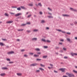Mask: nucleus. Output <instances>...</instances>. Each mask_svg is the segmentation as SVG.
Listing matches in <instances>:
<instances>
[{"label": "nucleus", "instance_id": "24", "mask_svg": "<svg viewBox=\"0 0 77 77\" xmlns=\"http://www.w3.org/2000/svg\"><path fill=\"white\" fill-rule=\"evenodd\" d=\"M34 32H38V29H34L33 30Z\"/></svg>", "mask_w": 77, "mask_h": 77}, {"label": "nucleus", "instance_id": "15", "mask_svg": "<svg viewBox=\"0 0 77 77\" xmlns=\"http://www.w3.org/2000/svg\"><path fill=\"white\" fill-rule=\"evenodd\" d=\"M48 17L49 18H53V17L51 16H48Z\"/></svg>", "mask_w": 77, "mask_h": 77}, {"label": "nucleus", "instance_id": "48", "mask_svg": "<svg viewBox=\"0 0 77 77\" xmlns=\"http://www.w3.org/2000/svg\"><path fill=\"white\" fill-rule=\"evenodd\" d=\"M7 60L8 61H10V60L9 59H7Z\"/></svg>", "mask_w": 77, "mask_h": 77}, {"label": "nucleus", "instance_id": "39", "mask_svg": "<svg viewBox=\"0 0 77 77\" xmlns=\"http://www.w3.org/2000/svg\"><path fill=\"white\" fill-rule=\"evenodd\" d=\"M63 50H66V48H63Z\"/></svg>", "mask_w": 77, "mask_h": 77}, {"label": "nucleus", "instance_id": "33", "mask_svg": "<svg viewBox=\"0 0 77 77\" xmlns=\"http://www.w3.org/2000/svg\"><path fill=\"white\" fill-rule=\"evenodd\" d=\"M44 48H48V46H44Z\"/></svg>", "mask_w": 77, "mask_h": 77}, {"label": "nucleus", "instance_id": "7", "mask_svg": "<svg viewBox=\"0 0 77 77\" xmlns=\"http://www.w3.org/2000/svg\"><path fill=\"white\" fill-rule=\"evenodd\" d=\"M15 16L16 17H18L20 16V13H18L15 15Z\"/></svg>", "mask_w": 77, "mask_h": 77}, {"label": "nucleus", "instance_id": "50", "mask_svg": "<svg viewBox=\"0 0 77 77\" xmlns=\"http://www.w3.org/2000/svg\"><path fill=\"white\" fill-rule=\"evenodd\" d=\"M24 29H20V31H23V30Z\"/></svg>", "mask_w": 77, "mask_h": 77}, {"label": "nucleus", "instance_id": "17", "mask_svg": "<svg viewBox=\"0 0 77 77\" xmlns=\"http://www.w3.org/2000/svg\"><path fill=\"white\" fill-rule=\"evenodd\" d=\"M5 16H6L7 17H9V14L7 13H5Z\"/></svg>", "mask_w": 77, "mask_h": 77}, {"label": "nucleus", "instance_id": "27", "mask_svg": "<svg viewBox=\"0 0 77 77\" xmlns=\"http://www.w3.org/2000/svg\"><path fill=\"white\" fill-rule=\"evenodd\" d=\"M10 14H11L12 15H14V14H15V13H12V12H10Z\"/></svg>", "mask_w": 77, "mask_h": 77}, {"label": "nucleus", "instance_id": "51", "mask_svg": "<svg viewBox=\"0 0 77 77\" xmlns=\"http://www.w3.org/2000/svg\"><path fill=\"white\" fill-rule=\"evenodd\" d=\"M27 32H28V33H29V32H30V30H27Z\"/></svg>", "mask_w": 77, "mask_h": 77}, {"label": "nucleus", "instance_id": "54", "mask_svg": "<svg viewBox=\"0 0 77 77\" xmlns=\"http://www.w3.org/2000/svg\"><path fill=\"white\" fill-rule=\"evenodd\" d=\"M29 54H31L32 55L33 54V53H29Z\"/></svg>", "mask_w": 77, "mask_h": 77}, {"label": "nucleus", "instance_id": "3", "mask_svg": "<svg viewBox=\"0 0 77 77\" xmlns=\"http://www.w3.org/2000/svg\"><path fill=\"white\" fill-rule=\"evenodd\" d=\"M13 53H14V52L13 51H11L10 52H9L7 53V54H13Z\"/></svg>", "mask_w": 77, "mask_h": 77}, {"label": "nucleus", "instance_id": "58", "mask_svg": "<svg viewBox=\"0 0 77 77\" xmlns=\"http://www.w3.org/2000/svg\"><path fill=\"white\" fill-rule=\"evenodd\" d=\"M77 24V22H75V24Z\"/></svg>", "mask_w": 77, "mask_h": 77}, {"label": "nucleus", "instance_id": "9", "mask_svg": "<svg viewBox=\"0 0 77 77\" xmlns=\"http://www.w3.org/2000/svg\"><path fill=\"white\" fill-rule=\"evenodd\" d=\"M0 45L1 46H3V45H5V44L3 43L0 42Z\"/></svg>", "mask_w": 77, "mask_h": 77}, {"label": "nucleus", "instance_id": "53", "mask_svg": "<svg viewBox=\"0 0 77 77\" xmlns=\"http://www.w3.org/2000/svg\"><path fill=\"white\" fill-rule=\"evenodd\" d=\"M13 63V62H9V63Z\"/></svg>", "mask_w": 77, "mask_h": 77}, {"label": "nucleus", "instance_id": "11", "mask_svg": "<svg viewBox=\"0 0 77 77\" xmlns=\"http://www.w3.org/2000/svg\"><path fill=\"white\" fill-rule=\"evenodd\" d=\"M32 41H36L37 38H33L32 39Z\"/></svg>", "mask_w": 77, "mask_h": 77}, {"label": "nucleus", "instance_id": "40", "mask_svg": "<svg viewBox=\"0 0 77 77\" xmlns=\"http://www.w3.org/2000/svg\"><path fill=\"white\" fill-rule=\"evenodd\" d=\"M26 24H30V22H27L26 23Z\"/></svg>", "mask_w": 77, "mask_h": 77}, {"label": "nucleus", "instance_id": "31", "mask_svg": "<svg viewBox=\"0 0 77 77\" xmlns=\"http://www.w3.org/2000/svg\"><path fill=\"white\" fill-rule=\"evenodd\" d=\"M48 9H49V10H50V11H52V10L51 9V8H48Z\"/></svg>", "mask_w": 77, "mask_h": 77}, {"label": "nucleus", "instance_id": "60", "mask_svg": "<svg viewBox=\"0 0 77 77\" xmlns=\"http://www.w3.org/2000/svg\"><path fill=\"white\" fill-rule=\"evenodd\" d=\"M48 68H49V69H51V68H52L50 67H48Z\"/></svg>", "mask_w": 77, "mask_h": 77}, {"label": "nucleus", "instance_id": "36", "mask_svg": "<svg viewBox=\"0 0 77 77\" xmlns=\"http://www.w3.org/2000/svg\"><path fill=\"white\" fill-rule=\"evenodd\" d=\"M61 32H62V33H66V32L64 31H62Z\"/></svg>", "mask_w": 77, "mask_h": 77}, {"label": "nucleus", "instance_id": "26", "mask_svg": "<svg viewBox=\"0 0 77 77\" xmlns=\"http://www.w3.org/2000/svg\"><path fill=\"white\" fill-rule=\"evenodd\" d=\"M41 23H45V21L42 20V21Z\"/></svg>", "mask_w": 77, "mask_h": 77}, {"label": "nucleus", "instance_id": "21", "mask_svg": "<svg viewBox=\"0 0 77 77\" xmlns=\"http://www.w3.org/2000/svg\"><path fill=\"white\" fill-rule=\"evenodd\" d=\"M26 25V24H22L21 25L22 26H25Z\"/></svg>", "mask_w": 77, "mask_h": 77}, {"label": "nucleus", "instance_id": "41", "mask_svg": "<svg viewBox=\"0 0 77 77\" xmlns=\"http://www.w3.org/2000/svg\"><path fill=\"white\" fill-rule=\"evenodd\" d=\"M37 54H41V52H38L37 53Z\"/></svg>", "mask_w": 77, "mask_h": 77}, {"label": "nucleus", "instance_id": "6", "mask_svg": "<svg viewBox=\"0 0 77 77\" xmlns=\"http://www.w3.org/2000/svg\"><path fill=\"white\" fill-rule=\"evenodd\" d=\"M37 64L34 63V64H32L30 65V66H36V65H37Z\"/></svg>", "mask_w": 77, "mask_h": 77}, {"label": "nucleus", "instance_id": "44", "mask_svg": "<svg viewBox=\"0 0 77 77\" xmlns=\"http://www.w3.org/2000/svg\"><path fill=\"white\" fill-rule=\"evenodd\" d=\"M40 71H39V70H37L36 71V72H40Z\"/></svg>", "mask_w": 77, "mask_h": 77}, {"label": "nucleus", "instance_id": "32", "mask_svg": "<svg viewBox=\"0 0 77 77\" xmlns=\"http://www.w3.org/2000/svg\"><path fill=\"white\" fill-rule=\"evenodd\" d=\"M29 6H33V4H29Z\"/></svg>", "mask_w": 77, "mask_h": 77}, {"label": "nucleus", "instance_id": "45", "mask_svg": "<svg viewBox=\"0 0 77 77\" xmlns=\"http://www.w3.org/2000/svg\"><path fill=\"white\" fill-rule=\"evenodd\" d=\"M40 65H41V66H43V67L45 66L43 65L42 64H41Z\"/></svg>", "mask_w": 77, "mask_h": 77}, {"label": "nucleus", "instance_id": "64", "mask_svg": "<svg viewBox=\"0 0 77 77\" xmlns=\"http://www.w3.org/2000/svg\"><path fill=\"white\" fill-rule=\"evenodd\" d=\"M46 29H49V27H47L46 28Z\"/></svg>", "mask_w": 77, "mask_h": 77}, {"label": "nucleus", "instance_id": "30", "mask_svg": "<svg viewBox=\"0 0 77 77\" xmlns=\"http://www.w3.org/2000/svg\"><path fill=\"white\" fill-rule=\"evenodd\" d=\"M12 8H17V6H13L12 7Z\"/></svg>", "mask_w": 77, "mask_h": 77}, {"label": "nucleus", "instance_id": "2", "mask_svg": "<svg viewBox=\"0 0 77 77\" xmlns=\"http://www.w3.org/2000/svg\"><path fill=\"white\" fill-rule=\"evenodd\" d=\"M59 70H61L62 72H65V69L64 68H61Z\"/></svg>", "mask_w": 77, "mask_h": 77}, {"label": "nucleus", "instance_id": "13", "mask_svg": "<svg viewBox=\"0 0 77 77\" xmlns=\"http://www.w3.org/2000/svg\"><path fill=\"white\" fill-rule=\"evenodd\" d=\"M35 50L36 51H40V49H39V48H36L35 49Z\"/></svg>", "mask_w": 77, "mask_h": 77}, {"label": "nucleus", "instance_id": "25", "mask_svg": "<svg viewBox=\"0 0 77 77\" xmlns=\"http://www.w3.org/2000/svg\"><path fill=\"white\" fill-rule=\"evenodd\" d=\"M39 69H40V70H41V71H44V69L42 68H39Z\"/></svg>", "mask_w": 77, "mask_h": 77}, {"label": "nucleus", "instance_id": "49", "mask_svg": "<svg viewBox=\"0 0 77 77\" xmlns=\"http://www.w3.org/2000/svg\"><path fill=\"white\" fill-rule=\"evenodd\" d=\"M64 41V40L63 39L60 40V41H62V42H63Z\"/></svg>", "mask_w": 77, "mask_h": 77}, {"label": "nucleus", "instance_id": "23", "mask_svg": "<svg viewBox=\"0 0 77 77\" xmlns=\"http://www.w3.org/2000/svg\"><path fill=\"white\" fill-rule=\"evenodd\" d=\"M38 5L40 6V7H41V6H42V4H41V3H38Z\"/></svg>", "mask_w": 77, "mask_h": 77}, {"label": "nucleus", "instance_id": "52", "mask_svg": "<svg viewBox=\"0 0 77 77\" xmlns=\"http://www.w3.org/2000/svg\"><path fill=\"white\" fill-rule=\"evenodd\" d=\"M17 10H18V11H20V8H17Z\"/></svg>", "mask_w": 77, "mask_h": 77}, {"label": "nucleus", "instance_id": "20", "mask_svg": "<svg viewBox=\"0 0 77 77\" xmlns=\"http://www.w3.org/2000/svg\"><path fill=\"white\" fill-rule=\"evenodd\" d=\"M39 57V55H37L36 54H35L34 55V57Z\"/></svg>", "mask_w": 77, "mask_h": 77}, {"label": "nucleus", "instance_id": "35", "mask_svg": "<svg viewBox=\"0 0 77 77\" xmlns=\"http://www.w3.org/2000/svg\"><path fill=\"white\" fill-rule=\"evenodd\" d=\"M47 42H51V41L49 40H47Z\"/></svg>", "mask_w": 77, "mask_h": 77}, {"label": "nucleus", "instance_id": "46", "mask_svg": "<svg viewBox=\"0 0 77 77\" xmlns=\"http://www.w3.org/2000/svg\"><path fill=\"white\" fill-rule=\"evenodd\" d=\"M31 15H29L28 16V18H29V17H31Z\"/></svg>", "mask_w": 77, "mask_h": 77}, {"label": "nucleus", "instance_id": "10", "mask_svg": "<svg viewBox=\"0 0 77 77\" xmlns=\"http://www.w3.org/2000/svg\"><path fill=\"white\" fill-rule=\"evenodd\" d=\"M0 75L1 76H5V73H1L0 74Z\"/></svg>", "mask_w": 77, "mask_h": 77}, {"label": "nucleus", "instance_id": "38", "mask_svg": "<svg viewBox=\"0 0 77 77\" xmlns=\"http://www.w3.org/2000/svg\"><path fill=\"white\" fill-rule=\"evenodd\" d=\"M64 59H68V57H64Z\"/></svg>", "mask_w": 77, "mask_h": 77}, {"label": "nucleus", "instance_id": "62", "mask_svg": "<svg viewBox=\"0 0 77 77\" xmlns=\"http://www.w3.org/2000/svg\"><path fill=\"white\" fill-rule=\"evenodd\" d=\"M75 56H77V53H75Z\"/></svg>", "mask_w": 77, "mask_h": 77}, {"label": "nucleus", "instance_id": "34", "mask_svg": "<svg viewBox=\"0 0 77 77\" xmlns=\"http://www.w3.org/2000/svg\"><path fill=\"white\" fill-rule=\"evenodd\" d=\"M28 56L27 55H26V54H25L24 55V57H27Z\"/></svg>", "mask_w": 77, "mask_h": 77}, {"label": "nucleus", "instance_id": "56", "mask_svg": "<svg viewBox=\"0 0 77 77\" xmlns=\"http://www.w3.org/2000/svg\"><path fill=\"white\" fill-rule=\"evenodd\" d=\"M54 72H56V73H57V71H56L55 70H54Z\"/></svg>", "mask_w": 77, "mask_h": 77}, {"label": "nucleus", "instance_id": "14", "mask_svg": "<svg viewBox=\"0 0 77 77\" xmlns=\"http://www.w3.org/2000/svg\"><path fill=\"white\" fill-rule=\"evenodd\" d=\"M56 30H57V31H58V32H62V30L61 29H56Z\"/></svg>", "mask_w": 77, "mask_h": 77}, {"label": "nucleus", "instance_id": "63", "mask_svg": "<svg viewBox=\"0 0 77 77\" xmlns=\"http://www.w3.org/2000/svg\"><path fill=\"white\" fill-rule=\"evenodd\" d=\"M59 44H60L61 45H62V43H59Z\"/></svg>", "mask_w": 77, "mask_h": 77}, {"label": "nucleus", "instance_id": "61", "mask_svg": "<svg viewBox=\"0 0 77 77\" xmlns=\"http://www.w3.org/2000/svg\"><path fill=\"white\" fill-rule=\"evenodd\" d=\"M63 77H68L67 76H63Z\"/></svg>", "mask_w": 77, "mask_h": 77}, {"label": "nucleus", "instance_id": "18", "mask_svg": "<svg viewBox=\"0 0 77 77\" xmlns=\"http://www.w3.org/2000/svg\"><path fill=\"white\" fill-rule=\"evenodd\" d=\"M21 8H22V9H26V8L23 6H21Z\"/></svg>", "mask_w": 77, "mask_h": 77}, {"label": "nucleus", "instance_id": "28", "mask_svg": "<svg viewBox=\"0 0 77 77\" xmlns=\"http://www.w3.org/2000/svg\"><path fill=\"white\" fill-rule=\"evenodd\" d=\"M46 57H47V56H43V58H46Z\"/></svg>", "mask_w": 77, "mask_h": 77}, {"label": "nucleus", "instance_id": "57", "mask_svg": "<svg viewBox=\"0 0 77 77\" xmlns=\"http://www.w3.org/2000/svg\"><path fill=\"white\" fill-rule=\"evenodd\" d=\"M17 75H20V73H17Z\"/></svg>", "mask_w": 77, "mask_h": 77}, {"label": "nucleus", "instance_id": "47", "mask_svg": "<svg viewBox=\"0 0 77 77\" xmlns=\"http://www.w3.org/2000/svg\"><path fill=\"white\" fill-rule=\"evenodd\" d=\"M37 60H41V59H37Z\"/></svg>", "mask_w": 77, "mask_h": 77}, {"label": "nucleus", "instance_id": "43", "mask_svg": "<svg viewBox=\"0 0 77 77\" xmlns=\"http://www.w3.org/2000/svg\"><path fill=\"white\" fill-rule=\"evenodd\" d=\"M67 34H68V35H71V33H70V32H67Z\"/></svg>", "mask_w": 77, "mask_h": 77}, {"label": "nucleus", "instance_id": "1", "mask_svg": "<svg viewBox=\"0 0 77 77\" xmlns=\"http://www.w3.org/2000/svg\"><path fill=\"white\" fill-rule=\"evenodd\" d=\"M66 74L69 77H74V75L73 74H70L68 73H66Z\"/></svg>", "mask_w": 77, "mask_h": 77}, {"label": "nucleus", "instance_id": "55", "mask_svg": "<svg viewBox=\"0 0 77 77\" xmlns=\"http://www.w3.org/2000/svg\"><path fill=\"white\" fill-rule=\"evenodd\" d=\"M40 14H42V12H41V11L40 12Z\"/></svg>", "mask_w": 77, "mask_h": 77}, {"label": "nucleus", "instance_id": "12", "mask_svg": "<svg viewBox=\"0 0 77 77\" xmlns=\"http://www.w3.org/2000/svg\"><path fill=\"white\" fill-rule=\"evenodd\" d=\"M2 69H8V68L6 67H4L2 68Z\"/></svg>", "mask_w": 77, "mask_h": 77}, {"label": "nucleus", "instance_id": "4", "mask_svg": "<svg viewBox=\"0 0 77 77\" xmlns=\"http://www.w3.org/2000/svg\"><path fill=\"white\" fill-rule=\"evenodd\" d=\"M13 22V21L11 20V21H7L6 22V23L7 24H9L10 23H12V22Z\"/></svg>", "mask_w": 77, "mask_h": 77}, {"label": "nucleus", "instance_id": "42", "mask_svg": "<svg viewBox=\"0 0 77 77\" xmlns=\"http://www.w3.org/2000/svg\"><path fill=\"white\" fill-rule=\"evenodd\" d=\"M25 50L24 49H22L21 50V51H24Z\"/></svg>", "mask_w": 77, "mask_h": 77}, {"label": "nucleus", "instance_id": "5", "mask_svg": "<svg viewBox=\"0 0 77 77\" xmlns=\"http://www.w3.org/2000/svg\"><path fill=\"white\" fill-rule=\"evenodd\" d=\"M70 9L72 11H75V12L77 11V10L75 9H73L72 8H70Z\"/></svg>", "mask_w": 77, "mask_h": 77}, {"label": "nucleus", "instance_id": "22", "mask_svg": "<svg viewBox=\"0 0 77 77\" xmlns=\"http://www.w3.org/2000/svg\"><path fill=\"white\" fill-rule=\"evenodd\" d=\"M73 72H75V73H76V74H77V71H76V70H73Z\"/></svg>", "mask_w": 77, "mask_h": 77}, {"label": "nucleus", "instance_id": "8", "mask_svg": "<svg viewBox=\"0 0 77 77\" xmlns=\"http://www.w3.org/2000/svg\"><path fill=\"white\" fill-rule=\"evenodd\" d=\"M62 15L63 17H69V15L68 14H63Z\"/></svg>", "mask_w": 77, "mask_h": 77}, {"label": "nucleus", "instance_id": "29", "mask_svg": "<svg viewBox=\"0 0 77 77\" xmlns=\"http://www.w3.org/2000/svg\"><path fill=\"white\" fill-rule=\"evenodd\" d=\"M71 54H72V56H73L74 55H75V53H71Z\"/></svg>", "mask_w": 77, "mask_h": 77}, {"label": "nucleus", "instance_id": "19", "mask_svg": "<svg viewBox=\"0 0 77 77\" xmlns=\"http://www.w3.org/2000/svg\"><path fill=\"white\" fill-rule=\"evenodd\" d=\"M42 41H43V42H46V40H45V39H42Z\"/></svg>", "mask_w": 77, "mask_h": 77}, {"label": "nucleus", "instance_id": "37", "mask_svg": "<svg viewBox=\"0 0 77 77\" xmlns=\"http://www.w3.org/2000/svg\"><path fill=\"white\" fill-rule=\"evenodd\" d=\"M2 39L3 40V41H6L7 40L6 39H3V38H2Z\"/></svg>", "mask_w": 77, "mask_h": 77}, {"label": "nucleus", "instance_id": "16", "mask_svg": "<svg viewBox=\"0 0 77 77\" xmlns=\"http://www.w3.org/2000/svg\"><path fill=\"white\" fill-rule=\"evenodd\" d=\"M67 40L68 41H69V42H70V41H71V40L69 38H67Z\"/></svg>", "mask_w": 77, "mask_h": 77}, {"label": "nucleus", "instance_id": "59", "mask_svg": "<svg viewBox=\"0 0 77 77\" xmlns=\"http://www.w3.org/2000/svg\"><path fill=\"white\" fill-rule=\"evenodd\" d=\"M50 65L51 66H53V65L51 64H50Z\"/></svg>", "mask_w": 77, "mask_h": 77}]
</instances>
